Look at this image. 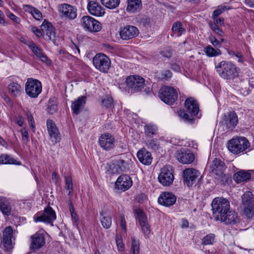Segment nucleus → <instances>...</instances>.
<instances>
[{"label": "nucleus", "mask_w": 254, "mask_h": 254, "mask_svg": "<svg viewBox=\"0 0 254 254\" xmlns=\"http://www.w3.org/2000/svg\"><path fill=\"white\" fill-rule=\"evenodd\" d=\"M215 68L220 77L225 79H233L238 76L239 68L231 62L222 61Z\"/></svg>", "instance_id": "obj_2"}, {"label": "nucleus", "mask_w": 254, "mask_h": 254, "mask_svg": "<svg viewBox=\"0 0 254 254\" xmlns=\"http://www.w3.org/2000/svg\"><path fill=\"white\" fill-rule=\"evenodd\" d=\"M24 44L28 46L37 59L44 63H48L49 59L43 52V50L39 48L33 41L25 42Z\"/></svg>", "instance_id": "obj_20"}, {"label": "nucleus", "mask_w": 254, "mask_h": 254, "mask_svg": "<svg viewBox=\"0 0 254 254\" xmlns=\"http://www.w3.org/2000/svg\"><path fill=\"white\" fill-rule=\"evenodd\" d=\"M159 182L164 186H169L174 181V177L169 167H164L161 170L158 176Z\"/></svg>", "instance_id": "obj_15"}, {"label": "nucleus", "mask_w": 254, "mask_h": 254, "mask_svg": "<svg viewBox=\"0 0 254 254\" xmlns=\"http://www.w3.org/2000/svg\"><path fill=\"white\" fill-rule=\"evenodd\" d=\"M159 96L165 103L172 105L178 99V93L174 87L164 86L160 89Z\"/></svg>", "instance_id": "obj_5"}, {"label": "nucleus", "mask_w": 254, "mask_h": 254, "mask_svg": "<svg viewBox=\"0 0 254 254\" xmlns=\"http://www.w3.org/2000/svg\"><path fill=\"white\" fill-rule=\"evenodd\" d=\"M41 30L46 33L50 40H55L56 32L55 28L50 22L45 19L41 26Z\"/></svg>", "instance_id": "obj_26"}, {"label": "nucleus", "mask_w": 254, "mask_h": 254, "mask_svg": "<svg viewBox=\"0 0 254 254\" xmlns=\"http://www.w3.org/2000/svg\"><path fill=\"white\" fill-rule=\"evenodd\" d=\"M176 201V196L169 192H164L161 193L158 199V203L165 206L173 205Z\"/></svg>", "instance_id": "obj_22"}, {"label": "nucleus", "mask_w": 254, "mask_h": 254, "mask_svg": "<svg viewBox=\"0 0 254 254\" xmlns=\"http://www.w3.org/2000/svg\"><path fill=\"white\" fill-rule=\"evenodd\" d=\"M131 251L132 254H139V242L138 240H135L134 238L131 239Z\"/></svg>", "instance_id": "obj_46"}, {"label": "nucleus", "mask_w": 254, "mask_h": 254, "mask_svg": "<svg viewBox=\"0 0 254 254\" xmlns=\"http://www.w3.org/2000/svg\"><path fill=\"white\" fill-rule=\"evenodd\" d=\"M93 63L96 68L102 72H107L111 66L110 59L102 53L97 54L94 57Z\"/></svg>", "instance_id": "obj_7"}, {"label": "nucleus", "mask_w": 254, "mask_h": 254, "mask_svg": "<svg viewBox=\"0 0 254 254\" xmlns=\"http://www.w3.org/2000/svg\"><path fill=\"white\" fill-rule=\"evenodd\" d=\"M57 109L58 107L56 104L49 102L48 104L47 110L50 114H53L57 111Z\"/></svg>", "instance_id": "obj_54"}, {"label": "nucleus", "mask_w": 254, "mask_h": 254, "mask_svg": "<svg viewBox=\"0 0 254 254\" xmlns=\"http://www.w3.org/2000/svg\"><path fill=\"white\" fill-rule=\"evenodd\" d=\"M0 210L6 216L10 215L11 210L10 203L5 197H0Z\"/></svg>", "instance_id": "obj_31"}, {"label": "nucleus", "mask_w": 254, "mask_h": 254, "mask_svg": "<svg viewBox=\"0 0 254 254\" xmlns=\"http://www.w3.org/2000/svg\"><path fill=\"white\" fill-rule=\"evenodd\" d=\"M146 146L148 148L154 150H156L159 148V143L157 141L150 139L144 141Z\"/></svg>", "instance_id": "obj_47"}, {"label": "nucleus", "mask_w": 254, "mask_h": 254, "mask_svg": "<svg viewBox=\"0 0 254 254\" xmlns=\"http://www.w3.org/2000/svg\"><path fill=\"white\" fill-rule=\"evenodd\" d=\"M200 172L193 168L186 169L183 172L184 183L188 187H191L196 182V179L200 176Z\"/></svg>", "instance_id": "obj_11"}, {"label": "nucleus", "mask_w": 254, "mask_h": 254, "mask_svg": "<svg viewBox=\"0 0 254 254\" xmlns=\"http://www.w3.org/2000/svg\"><path fill=\"white\" fill-rule=\"evenodd\" d=\"M46 123L48 133L53 144L59 142L61 140V135L55 123L51 119L47 120Z\"/></svg>", "instance_id": "obj_16"}, {"label": "nucleus", "mask_w": 254, "mask_h": 254, "mask_svg": "<svg viewBox=\"0 0 254 254\" xmlns=\"http://www.w3.org/2000/svg\"><path fill=\"white\" fill-rule=\"evenodd\" d=\"M158 127L154 125L148 124L144 126V131L145 136L152 138L158 133Z\"/></svg>", "instance_id": "obj_37"}, {"label": "nucleus", "mask_w": 254, "mask_h": 254, "mask_svg": "<svg viewBox=\"0 0 254 254\" xmlns=\"http://www.w3.org/2000/svg\"><path fill=\"white\" fill-rule=\"evenodd\" d=\"M138 34L139 31L138 29L132 25L126 26L120 32L121 38L123 40L132 39L137 36Z\"/></svg>", "instance_id": "obj_18"}, {"label": "nucleus", "mask_w": 254, "mask_h": 254, "mask_svg": "<svg viewBox=\"0 0 254 254\" xmlns=\"http://www.w3.org/2000/svg\"><path fill=\"white\" fill-rule=\"evenodd\" d=\"M30 248L33 250H38L44 246L45 244V235L43 233L37 232L31 237Z\"/></svg>", "instance_id": "obj_24"}, {"label": "nucleus", "mask_w": 254, "mask_h": 254, "mask_svg": "<svg viewBox=\"0 0 254 254\" xmlns=\"http://www.w3.org/2000/svg\"><path fill=\"white\" fill-rule=\"evenodd\" d=\"M172 76L171 71L169 70H165L161 72V77L165 80H168Z\"/></svg>", "instance_id": "obj_59"}, {"label": "nucleus", "mask_w": 254, "mask_h": 254, "mask_svg": "<svg viewBox=\"0 0 254 254\" xmlns=\"http://www.w3.org/2000/svg\"><path fill=\"white\" fill-rule=\"evenodd\" d=\"M52 179L55 184H58L59 182V176L56 172H54L52 175Z\"/></svg>", "instance_id": "obj_63"}, {"label": "nucleus", "mask_w": 254, "mask_h": 254, "mask_svg": "<svg viewBox=\"0 0 254 254\" xmlns=\"http://www.w3.org/2000/svg\"><path fill=\"white\" fill-rule=\"evenodd\" d=\"M132 185L130 177L126 174L119 176L115 183L116 188L123 191L128 190Z\"/></svg>", "instance_id": "obj_17"}, {"label": "nucleus", "mask_w": 254, "mask_h": 254, "mask_svg": "<svg viewBox=\"0 0 254 254\" xmlns=\"http://www.w3.org/2000/svg\"><path fill=\"white\" fill-rule=\"evenodd\" d=\"M215 237L214 234H209L202 239L201 244L203 245H212L214 242Z\"/></svg>", "instance_id": "obj_45"}, {"label": "nucleus", "mask_w": 254, "mask_h": 254, "mask_svg": "<svg viewBox=\"0 0 254 254\" xmlns=\"http://www.w3.org/2000/svg\"><path fill=\"white\" fill-rule=\"evenodd\" d=\"M209 41L210 43L216 48H220L221 47V42L220 41L217 40L214 36H211L209 38Z\"/></svg>", "instance_id": "obj_57"}, {"label": "nucleus", "mask_w": 254, "mask_h": 254, "mask_svg": "<svg viewBox=\"0 0 254 254\" xmlns=\"http://www.w3.org/2000/svg\"><path fill=\"white\" fill-rule=\"evenodd\" d=\"M213 21H210L209 23H211L212 24H215L217 26H221L223 25L224 24V20L223 18L221 17H212Z\"/></svg>", "instance_id": "obj_55"}, {"label": "nucleus", "mask_w": 254, "mask_h": 254, "mask_svg": "<svg viewBox=\"0 0 254 254\" xmlns=\"http://www.w3.org/2000/svg\"><path fill=\"white\" fill-rule=\"evenodd\" d=\"M160 54L162 57L169 59L173 55V50L170 48H167L161 51Z\"/></svg>", "instance_id": "obj_53"}, {"label": "nucleus", "mask_w": 254, "mask_h": 254, "mask_svg": "<svg viewBox=\"0 0 254 254\" xmlns=\"http://www.w3.org/2000/svg\"><path fill=\"white\" fill-rule=\"evenodd\" d=\"M229 9V7L227 6L220 5L218 6L217 8L213 11L212 17H218L219 15L221 14L223 12Z\"/></svg>", "instance_id": "obj_50"}, {"label": "nucleus", "mask_w": 254, "mask_h": 254, "mask_svg": "<svg viewBox=\"0 0 254 254\" xmlns=\"http://www.w3.org/2000/svg\"><path fill=\"white\" fill-rule=\"evenodd\" d=\"M24 10L31 14L34 18L37 20H40L42 19V14L41 12L36 8L29 5L23 6Z\"/></svg>", "instance_id": "obj_35"}, {"label": "nucleus", "mask_w": 254, "mask_h": 254, "mask_svg": "<svg viewBox=\"0 0 254 254\" xmlns=\"http://www.w3.org/2000/svg\"><path fill=\"white\" fill-rule=\"evenodd\" d=\"M41 82L37 79L29 78L25 83V92L31 98H36L41 93Z\"/></svg>", "instance_id": "obj_6"}, {"label": "nucleus", "mask_w": 254, "mask_h": 254, "mask_svg": "<svg viewBox=\"0 0 254 254\" xmlns=\"http://www.w3.org/2000/svg\"><path fill=\"white\" fill-rule=\"evenodd\" d=\"M69 211L70 212L71 217L74 222H76L78 220L77 217V214L74 212V209L73 207V206L72 204V202L70 200L69 201Z\"/></svg>", "instance_id": "obj_56"}, {"label": "nucleus", "mask_w": 254, "mask_h": 254, "mask_svg": "<svg viewBox=\"0 0 254 254\" xmlns=\"http://www.w3.org/2000/svg\"><path fill=\"white\" fill-rule=\"evenodd\" d=\"M35 222H43L48 224H52L56 219L55 211L50 206L44 209L43 213H37L34 217Z\"/></svg>", "instance_id": "obj_9"}, {"label": "nucleus", "mask_w": 254, "mask_h": 254, "mask_svg": "<svg viewBox=\"0 0 254 254\" xmlns=\"http://www.w3.org/2000/svg\"><path fill=\"white\" fill-rule=\"evenodd\" d=\"M32 31L38 37H41L42 36L41 31L37 27L34 26L32 27Z\"/></svg>", "instance_id": "obj_64"}, {"label": "nucleus", "mask_w": 254, "mask_h": 254, "mask_svg": "<svg viewBox=\"0 0 254 254\" xmlns=\"http://www.w3.org/2000/svg\"><path fill=\"white\" fill-rule=\"evenodd\" d=\"M22 133V139L26 142L28 141V132L26 128H23L21 130Z\"/></svg>", "instance_id": "obj_61"}, {"label": "nucleus", "mask_w": 254, "mask_h": 254, "mask_svg": "<svg viewBox=\"0 0 254 254\" xmlns=\"http://www.w3.org/2000/svg\"><path fill=\"white\" fill-rule=\"evenodd\" d=\"M65 180V188L66 190H73L72 179L70 175L64 177Z\"/></svg>", "instance_id": "obj_51"}, {"label": "nucleus", "mask_w": 254, "mask_h": 254, "mask_svg": "<svg viewBox=\"0 0 254 254\" xmlns=\"http://www.w3.org/2000/svg\"><path fill=\"white\" fill-rule=\"evenodd\" d=\"M243 204H254V195L250 191H246L242 196Z\"/></svg>", "instance_id": "obj_41"}, {"label": "nucleus", "mask_w": 254, "mask_h": 254, "mask_svg": "<svg viewBox=\"0 0 254 254\" xmlns=\"http://www.w3.org/2000/svg\"><path fill=\"white\" fill-rule=\"evenodd\" d=\"M115 142V137L109 133L101 134L98 139L100 146L106 151L113 149L114 147Z\"/></svg>", "instance_id": "obj_13"}, {"label": "nucleus", "mask_w": 254, "mask_h": 254, "mask_svg": "<svg viewBox=\"0 0 254 254\" xmlns=\"http://www.w3.org/2000/svg\"><path fill=\"white\" fill-rule=\"evenodd\" d=\"M238 122L237 115L234 111H230L225 114L220 123L226 129H232L237 126Z\"/></svg>", "instance_id": "obj_14"}, {"label": "nucleus", "mask_w": 254, "mask_h": 254, "mask_svg": "<svg viewBox=\"0 0 254 254\" xmlns=\"http://www.w3.org/2000/svg\"><path fill=\"white\" fill-rule=\"evenodd\" d=\"M14 160L10 156L2 154L0 156V164H14Z\"/></svg>", "instance_id": "obj_48"}, {"label": "nucleus", "mask_w": 254, "mask_h": 254, "mask_svg": "<svg viewBox=\"0 0 254 254\" xmlns=\"http://www.w3.org/2000/svg\"><path fill=\"white\" fill-rule=\"evenodd\" d=\"M142 2L141 0H127L126 10L127 12H136L141 10Z\"/></svg>", "instance_id": "obj_30"}, {"label": "nucleus", "mask_w": 254, "mask_h": 254, "mask_svg": "<svg viewBox=\"0 0 254 254\" xmlns=\"http://www.w3.org/2000/svg\"><path fill=\"white\" fill-rule=\"evenodd\" d=\"M59 10L62 16L66 19L73 20L77 17V8L69 4H61L59 6Z\"/></svg>", "instance_id": "obj_12"}, {"label": "nucleus", "mask_w": 254, "mask_h": 254, "mask_svg": "<svg viewBox=\"0 0 254 254\" xmlns=\"http://www.w3.org/2000/svg\"><path fill=\"white\" fill-rule=\"evenodd\" d=\"M223 217H224V219H219L218 220L224 222L226 224H230L236 223L239 221L237 213L230 210L225 214Z\"/></svg>", "instance_id": "obj_32"}, {"label": "nucleus", "mask_w": 254, "mask_h": 254, "mask_svg": "<svg viewBox=\"0 0 254 254\" xmlns=\"http://www.w3.org/2000/svg\"><path fill=\"white\" fill-rule=\"evenodd\" d=\"M81 22L84 28L89 32H97L100 31L102 28L101 24L89 15L82 17Z\"/></svg>", "instance_id": "obj_10"}, {"label": "nucleus", "mask_w": 254, "mask_h": 254, "mask_svg": "<svg viewBox=\"0 0 254 254\" xmlns=\"http://www.w3.org/2000/svg\"><path fill=\"white\" fill-rule=\"evenodd\" d=\"M126 84L131 92H135L141 91L144 87L145 80L138 75H130L126 80Z\"/></svg>", "instance_id": "obj_8"}, {"label": "nucleus", "mask_w": 254, "mask_h": 254, "mask_svg": "<svg viewBox=\"0 0 254 254\" xmlns=\"http://www.w3.org/2000/svg\"><path fill=\"white\" fill-rule=\"evenodd\" d=\"M250 145V143L246 137H239L229 141L228 148L232 153L239 154L246 150Z\"/></svg>", "instance_id": "obj_4"}, {"label": "nucleus", "mask_w": 254, "mask_h": 254, "mask_svg": "<svg viewBox=\"0 0 254 254\" xmlns=\"http://www.w3.org/2000/svg\"><path fill=\"white\" fill-rule=\"evenodd\" d=\"M137 219L142 233L145 236L149 235L150 230L146 215L141 212H139L137 214Z\"/></svg>", "instance_id": "obj_27"}, {"label": "nucleus", "mask_w": 254, "mask_h": 254, "mask_svg": "<svg viewBox=\"0 0 254 254\" xmlns=\"http://www.w3.org/2000/svg\"><path fill=\"white\" fill-rule=\"evenodd\" d=\"M175 156L183 164L191 163L194 159L193 154L190 151H185V149L177 150Z\"/></svg>", "instance_id": "obj_19"}, {"label": "nucleus", "mask_w": 254, "mask_h": 254, "mask_svg": "<svg viewBox=\"0 0 254 254\" xmlns=\"http://www.w3.org/2000/svg\"><path fill=\"white\" fill-rule=\"evenodd\" d=\"M120 226L122 230L126 232L127 231L126 220L123 215L120 216Z\"/></svg>", "instance_id": "obj_62"}, {"label": "nucleus", "mask_w": 254, "mask_h": 254, "mask_svg": "<svg viewBox=\"0 0 254 254\" xmlns=\"http://www.w3.org/2000/svg\"><path fill=\"white\" fill-rule=\"evenodd\" d=\"M208 25L214 33L222 37L224 36L223 31L219 28V26H217L214 23L212 24L211 23H208Z\"/></svg>", "instance_id": "obj_49"}, {"label": "nucleus", "mask_w": 254, "mask_h": 254, "mask_svg": "<svg viewBox=\"0 0 254 254\" xmlns=\"http://www.w3.org/2000/svg\"><path fill=\"white\" fill-rule=\"evenodd\" d=\"M27 119H28V121L30 126L31 127L32 129H35V122H34V120L33 116L29 112L27 113Z\"/></svg>", "instance_id": "obj_58"}, {"label": "nucleus", "mask_w": 254, "mask_h": 254, "mask_svg": "<svg viewBox=\"0 0 254 254\" xmlns=\"http://www.w3.org/2000/svg\"><path fill=\"white\" fill-rule=\"evenodd\" d=\"M213 216L216 220L224 219L225 214L230 209L229 201L222 197L215 198L211 203Z\"/></svg>", "instance_id": "obj_3"}, {"label": "nucleus", "mask_w": 254, "mask_h": 254, "mask_svg": "<svg viewBox=\"0 0 254 254\" xmlns=\"http://www.w3.org/2000/svg\"><path fill=\"white\" fill-rule=\"evenodd\" d=\"M251 178V174L248 171H239L234 175V180L238 183L246 181Z\"/></svg>", "instance_id": "obj_36"}, {"label": "nucleus", "mask_w": 254, "mask_h": 254, "mask_svg": "<svg viewBox=\"0 0 254 254\" xmlns=\"http://www.w3.org/2000/svg\"><path fill=\"white\" fill-rule=\"evenodd\" d=\"M12 235V229L10 227H6L3 233L2 243L5 250L8 251L12 248L11 238Z\"/></svg>", "instance_id": "obj_28"}, {"label": "nucleus", "mask_w": 254, "mask_h": 254, "mask_svg": "<svg viewBox=\"0 0 254 254\" xmlns=\"http://www.w3.org/2000/svg\"><path fill=\"white\" fill-rule=\"evenodd\" d=\"M210 170L212 173L215 175L223 177L224 172L226 168L225 163L219 159H215L211 163L210 166Z\"/></svg>", "instance_id": "obj_21"}, {"label": "nucleus", "mask_w": 254, "mask_h": 254, "mask_svg": "<svg viewBox=\"0 0 254 254\" xmlns=\"http://www.w3.org/2000/svg\"><path fill=\"white\" fill-rule=\"evenodd\" d=\"M102 103L107 108H111L113 107V99L112 97L106 96L102 100Z\"/></svg>", "instance_id": "obj_52"}, {"label": "nucleus", "mask_w": 254, "mask_h": 254, "mask_svg": "<svg viewBox=\"0 0 254 254\" xmlns=\"http://www.w3.org/2000/svg\"><path fill=\"white\" fill-rule=\"evenodd\" d=\"M185 106L190 115L185 110H180L178 112V115L185 123L192 124L194 121L193 117L196 116L199 112L197 102L193 98L190 97L186 99Z\"/></svg>", "instance_id": "obj_1"}, {"label": "nucleus", "mask_w": 254, "mask_h": 254, "mask_svg": "<svg viewBox=\"0 0 254 254\" xmlns=\"http://www.w3.org/2000/svg\"><path fill=\"white\" fill-rule=\"evenodd\" d=\"M8 90L10 95L13 97H17L20 95L22 91L21 86L15 82L9 84L8 86Z\"/></svg>", "instance_id": "obj_34"}, {"label": "nucleus", "mask_w": 254, "mask_h": 254, "mask_svg": "<svg viewBox=\"0 0 254 254\" xmlns=\"http://www.w3.org/2000/svg\"><path fill=\"white\" fill-rule=\"evenodd\" d=\"M100 221L103 227L105 229H109L112 225V218L110 216L105 212H100Z\"/></svg>", "instance_id": "obj_39"}, {"label": "nucleus", "mask_w": 254, "mask_h": 254, "mask_svg": "<svg viewBox=\"0 0 254 254\" xmlns=\"http://www.w3.org/2000/svg\"><path fill=\"white\" fill-rule=\"evenodd\" d=\"M88 12L92 15L102 16L105 13V9L95 0H89L87 4Z\"/></svg>", "instance_id": "obj_23"}, {"label": "nucleus", "mask_w": 254, "mask_h": 254, "mask_svg": "<svg viewBox=\"0 0 254 254\" xmlns=\"http://www.w3.org/2000/svg\"><path fill=\"white\" fill-rule=\"evenodd\" d=\"M6 15L8 17L13 20L16 23H19L20 22V19L15 15H14L12 12L8 11L6 13Z\"/></svg>", "instance_id": "obj_60"}, {"label": "nucleus", "mask_w": 254, "mask_h": 254, "mask_svg": "<svg viewBox=\"0 0 254 254\" xmlns=\"http://www.w3.org/2000/svg\"><path fill=\"white\" fill-rule=\"evenodd\" d=\"M118 169H119L120 173L122 172H127L131 167L130 160L127 159L124 160L123 159L115 160Z\"/></svg>", "instance_id": "obj_33"}, {"label": "nucleus", "mask_w": 254, "mask_h": 254, "mask_svg": "<svg viewBox=\"0 0 254 254\" xmlns=\"http://www.w3.org/2000/svg\"><path fill=\"white\" fill-rule=\"evenodd\" d=\"M204 52L209 57H215L221 54L220 50L215 49L210 45L208 46L204 49Z\"/></svg>", "instance_id": "obj_44"}, {"label": "nucleus", "mask_w": 254, "mask_h": 254, "mask_svg": "<svg viewBox=\"0 0 254 254\" xmlns=\"http://www.w3.org/2000/svg\"><path fill=\"white\" fill-rule=\"evenodd\" d=\"M106 174L109 175H112L116 174H119L120 172L118 169V166L116 165V163L115 160L112 161L110 163L107 164L106 167Z\"/></svg>", "instance_id": "obj_40"}, {"label": "nucleus", "mask_w": 254, "mask_h": 254, "mask_svg": "<svg viewBox=\"0 0 254 254\" xmlns=\"http://www.w3.org/2000/svg\"><path fill=\"white\" fill-rule=\"evenodd\" d=\"M137 157L139 161L144 165H150L152 163V157L151 153L145 148L141 149L138 151Z\"/></svg>", "instance_id": "obj_25"}, {"label": "nucleus", "mask_w": 254, "mask_h": 254, "mask_svg": "<svg viewBox=\"0 0 254 254\" xmlns=\"http://www.w3.org/2000/svg\"><path fill=\"white\" fill-rule=\"evenodd\" d=\"M172 31L174 34H176L177 36L180 37L185 34L186 31L180 21H176L173 24Z\"/></svg>", "instance_id": "obj_38"}, {"label": "nucleus", "mask_w": 254, "mask_h": 254, "mask_svg": "<svg viewBox=\"0 0 254 254\" xmlns=\"http://www.w3.org/2000/svg\"><path fill=\"white\" fill-rule=\"evenodd\" d=\"M100 1L103 5L111 9L117 7L120 3V0H100Z\"/></svg>", "instance_id": "obj_42"}, {"label": "nucleus", "mask_w": 254, "mask_h": 254, "mask_svg": "<svg viewBox=\"0 0 254 254\" xmlns=\"http://www.w3.org/2000/svg\"><path fill=\"white\" fill-rule=\"evenodd\" d=\"M244 214L248 218H252L254 215V204H243Z\"/></svg>", "instance_id": "obj_43"}, {"label": "nucleus", "mask_w": 254, "mask_h": 254, "mask_svg": "<svg viewBox=\"0 0 254 254\" xmlns=\"http://www.w3.org/2000/svg\"><path fill=\"white\" fill-rule=\"evenodd\" d=\"M85 96H80L71 104V109L74 114L78 115L80 113V109H82L86 102Z\"/></svg>", "instance_id": "obj_29"}]
</instances>
